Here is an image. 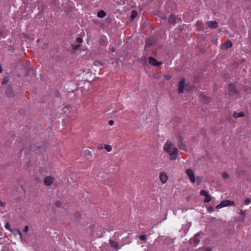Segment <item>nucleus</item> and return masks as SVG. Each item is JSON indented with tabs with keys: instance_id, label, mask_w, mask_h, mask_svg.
I'll return each instance as SVG.
<instances>
[{
	"instance_id": "nucleus-1",
	"label": "nucleus",
	"mask_w": 251,
	"mask_h": 251,
	"mask_svg": "<svg viewBox=\"0 0 251 251\" xmlns=\"http://www.w3.org/2000/svg\"><path fill=\"white\" fill-rule=\"evenodd\" d=\"M164 150L166 152L169 154L170 158L171 160L176 159L178 153V150L176 148L174 147L171 141H168L165 143L164 146Z\"/></svg>"
},
{
	"instance_id": "nucleus-2",
	"label": "nucleus",
	"mask_w": 251,
	"mask_h": 251,
	"mask_svg": "<svg viewBox=\"0 0 251 251\" xmlns=\"http://www.w3.org/2000/svg\"><path fill=\"white\" fill-rule=\"evenodd\" d=\"M28 150L36 154H42L46 152V149L44 147L38 146L35 144L29 145Z\"/></svg>"
},
{
	"instance_id": "nucleus-3",
	"label": "nucleus",
	"mask_w": 251,
	"mask_h": 251,
	"mask_svg": "<svg viewBox=\"0 0 251 251\" xmlns=\"http://www.w3.org/2000/svg\"><path fill=\"white\" fill-rule=\"evenodd\" d=\"M180 21H181L180 18L174 14H171L168 19V22L173 25Z\"/></svg>"
},
{
	"instance_id": "nucleus-4",
	"label": "nucleus",
	"mask_w": 251,
	"mask_h": 251,
	"mask_svg": "<svg viewBox=\"0 0 251 251\" xmlns=\"http://www.w3.org/2000/svg\"><path fill=\"white\" fill-rule=\"evenodd\" d=\"M189 178L192 183H194L195 181L197 182V184L199 185L201 181L202 178L201 177L197 176L196 179L195 174H187Z\"/></svg>"
},
{
	"instance_id": "nucleus-5",
	"label": "nucleus",
	"mask_w": 251,
	"mask_h": 251,
	"mask_svg": "<svg viewBox=\"0 0 251 251\" xmlns=\"http://www.w3.org/2000/svg\"><path fill=\"white\" fill-rule=\"evenodd\" d=\"M149 62L151 65L154 66H159L162 64V62H158L155 58L152 57L149 58Z\"/></svg>"
},
{
	"instance_id": "nucleus-6",
	"label": "nucleus",
	"mask_w": 251,
	"mask_h": 251,
	"mask_svg": "<svg viewBox=\"0 0 251 251\" xmlns=\"http://www.w3.org/2000/svg\"><path fill=\"white\" fill-rule=\"evenodd\" d=\"M200 194L201 196H203L205 197V199L204 200V202H208L211 201V197L208 194L207 192L204 190H202L200 191Z\"/></svg>"
},
{
	"instance_id": "nucleus-7",
	"label": "nucleus",
	"mask_w": 251,
	"mask_h": 251,
	"mask_svg": "<svg viewBox=\"0 0 251 251\" xmlns=\"http://www.w3.org/2000/svg\"><path fill=\"white\" fill-rule=\"evenodd\" d=\"M185 83V80L184 78H182L178 83V91L180 94H182L184 91V87Z\"/></svg>"
},
{
	"instance_id": "nucleus-8",
	"label": "nucleus",
	"mask_w": 251,
	"mask_h": 251,
	"mask_svg": "<svg viewBox=\"0 0 251 251\" xmlns=\"http://www.w3.org/2000/svg\"><path fill=\"white\" fill-rule=\"evenodd\" d=\"M74 107L72 105H67L63 108L64 113L67 114L68 116L72 114L73 111H75Z\"/></svg>"
},
{
	"instance_id": "nucleus-9",
	"label": "nucleus",
	"mask_w": 251,
	"mask_h": 251,
	"mask_svg": "<svg viewBox=\"0 0 251 251\" xmlns=\"http://www.w3.org/2000/svg\"><path fill=\"white\" fill-rule=\"evenodd\" d=\"M54 179L50 176H47L44 179V183L46 185L50 186L53 182Z\"/></svg>"
},
{
	"instance_id": "nucleus-10",
	"label": "nucleus",
	"mask_w": 251,
	"mask_h": 251,
	"mask_svg": "<svg viewBox=\"0 0 251 251\" xmlns=\"http://www.w3.org/2000/svg\"><path fill=\"white\" fill-rule=\"evenodd\" d=\"M206 24L208 27L212 28H216L218 27V23L216 21H208Z\"/></svg>"
},
{
	"instance_id": "nucleus-11",
	"label": "nucleus",
	"mask_w": 251,
	"mask_h": 251,
	"mask_svg": "<svg viewBox=\"0 0 251 251\" xmlns=\"http://www.w3.org/2000/svg\"><path fill=\"white\" fill-rule=\"evenodd\" d=\"M109 243L110 246L114 248L115 250H118L120 249V247L118 243L117 242L110 240H109Z\"/></svg>"
},
{
	"instance_id": "nucleus-12",
	"label": "nucleus",
	"mask_w": 251,
	"mask_h": 251,
	"mask_svg": "<svg viewBox=\"0 0 251 251\" xmlns=\"http://www.w3.org/2000/svg\"><path fill=\"white\" fill-rule=\"evenodd\" d=\"M222 46L223 49H228L232 47V43L230 40H227L223 44Z\"/></svg>"
},
{
	"instance_id": "nucleus-13",
	"label": "nucleus",
	"mask_w": 251,
	"mask_h": 251,
	"mask_svg": "<svg viewBox=\"0 0 251 251\" xmlns=\"http://www.w3.org/2000/svg\"><path fill=\"white\" fill-rule=\"evenodd\" d=\"M228 90L234 94H237V91L236 90L235 85L232 83H229L228 85Z\"/></svg>"
},
{
	"instance_id": "nucleus-14",
	"label": "nucleus",
	"mask_w": 251,
	"mask_h": 251,
	"mask_svg": "<svg viewBox=\"0 0 251 251\" xmlns=\"http://www.w3.org/2000/svg\"><path fill=\"white\" fill-rule=\"evenodd\" d=\"M159 178L162 183H166L168 179L167 174H160Z\"/></svg>"
},
{
	"instance_id": "nucleus-15",
	"label": "nucleus",
	"mask_w": 251,
	"mask_h": 251,
	"mask_svg": "<svg viewBox=\"0 0 251 251\" xmlns=\"http://www.w3.org/2000/svg\"><path fill=\"white\" fill-rule=\"evenodd\" d=\"M229 200H226L222 201L217 206L218 208H220L223 207L229 206Z\"/></svg>"
},
{
	"instance_id": "nucleus-16",
	"label": "nucleus",
	"mask_w": 251,
	"mask_h": 251,
	"mask_svg": "<svg viewBox=\"0 0 251 251\" xmlns=\"http://www.w3.org/2000/svg\"><path fill=\"white\" fill-rule=\"evenodd\" d=\"M178 145L180 150L185 151L186 146L182 143L181 139L180 137L178 138Z\"/></svg>"
},
{
	"instance_id": "nucleus-17",
	"label": "nucleus",
	"mask_w": 251,
	"mask_h": 251,
	"mask_svg": "<svg viewBox=\"0 0 251 251\" xmlns=\"http://www.w3.org/2000/svg\"><path fill=\"white\" fill-rule=\"evenodd\" d=\"M98 17L102 18L106 16V13L102 10L99 11L97 13Z\"/></svg>"
},
{
	"instance_id": "nucleus-18",
	"label": "nucleus",
	"mask_w": 251,
	"mask_h": 251,
	"mask_svg": "<svg viewBox=\"0 0 251 251\" xmlns=\"http://www.w3.org/2000/svg\"><path fill=\"white\" fill-rule=\"evenodd\" d=\"M201 100L205 103H208L210 101V99L209 97H207L203 95H201Z\"/></svg>"
},
{
	"instance_id": "nucleus-19",
	"label": "nucleus",
	"mask_w": 251,
	"mask_h": 251,
	"mask_svg": "<svg viewBox=\"0 0 251 251\" xmlns=\"http://www.w3.org/2000/svg\"><path fill=\"white\" fill-rule=\"evenodd\" d=\"M244 116V114L243 112H235L234 114V116L235 118H238V117H242Z\"/></svg>"
},
{
	"instance_id": "nucleus-20",
	"label": "nucleus",
	"mask_w": 251,
	"mask_h": 251,
	"mask_svg": "<svg viewBox=\"0 0 251 251\" xmlns=\"http://www.w3.org/2000/svg\"><path fill=\"white\" fill-rule=\"evenodd\" d=\"M103 148L105 149L108 152H110L112 150L111 146L109 145H103Z\"/></svg>"
},
{
	"instance_id": "nucleus-21",
	"label": "nucleus",
	"mask_w": 251,
	"mask_h": 251,
	"mask_svg": "<svg viewBox=\"0 0 251 251\" xmlns=\"http://www.w3.org/2000/svg\"><path fill=\"white\" fill-rule=\"evenodd\" d=\"M137 15V11H135V10H133L132 11V14H131V19H134L136 17Z\"/></svg>"
},
{
	"instance_id": "nucleus-22",
	"label": "nucleus",
	"mask_w": 251,
	"mask_h": 251,
	"mask_svg": "<svg viewBox=\"0 0 251 251\" xmlns=\"http://www.w3.org/2000/svg\"><path fill=\"white\" fill-rule=\"evenodd\" d=\"M244 203L246 205H249L251 203V199L250 198H247L245 200Z\"/></svg>"
},
{
	"instance_id": "nucleus-23",
	"label": "nucleus",
	"mask_w": 251,
	"mask_h": 251,
	"mask_svg": "<svg viewBox=\"0 0 251 251\" xmlns=\"http://www.w3.org/2000/svg\"><path fill=\"white\" fill-rule=\"evenodd\" d=\"M55 205L57 207H60L62 205V202L60 201H55Z\"/></svg>"
},
{
	"instance_id": "nucleus-24",
	"label": "nucleus",
	"mask_w": 251,
	"mask_h": 251,
	"mask_svg": "<svg viewBox=\"0 0 251 251\" xmlns=\"http://www.w3.org/2000/svg\"><path fill=\"white\" fill-rule=\"evenodd\" d=\"M32 163H34V164H35V162L34 160H33V161H32V160H30L28 161V163H27V165H28V166H29H29H32Z\"/></svg>"
},
{
	"instance_id": "nucleus-25",
	"label": "nucleus",
	"mask_w": 251,
	"mask_h": 251,
	"mask_svg": "<svg viewBox=\"0 0 251 251\" xmlns=\"http://www.w3.org/2000/svg\"><path fill=\"white\" fill-rule=\"evenodd\" d=\"M139 239L142 241H144L146 239V236L145 235H142L139 237Z\"/></svg>"
},
{
	"instance_id": "nucleus-26",
	"label": "nucleus",
	"mask_w": 251,
	"mask_h": 251,
	"mask_svg": "<svg viewBox=\"0 0 251 251\" xmlns=\"http://www.w3.org/2000/svg\"><path fill=\"white\" fill-rule=\"evenodd\" d=\"M85 153L86 155H89V156H92V152L91 151H90L89 150H86L85 151Z\"/></svg>"
},
{
	"instance_id": "nucleus-27",
	"label": "nucleus",
	"mask_w": 251,
	"mask_h": 251,
	"mask_svg": "<svg viewBox=\"0 0 251 251\" xmlns=\"http://www.w3.org/2000/svg\"><path fill=\"white\" fill-rule=\"evenodd\" d=\"M239 213L240 215L244 216V215H245V214H246V210H243V209H240V212H239Z\"/></svg>"
},
{
	"instance_id": "nucleus-28",
	"label": "nucleus",
	"mask_w": 251,
	"mask_h": 251,
	"mask_svg": "<svg viewBox=\"0 0 251 251\" xmlns=\"http://www.w3.org/2000/svg\"><path fill=\"white\" fill-rule=\"evenodd\" d=\"M229 177L228 176V174H223V177L224 178V179H227Z\"/></svg>"
},
{
	"instance_id": "nucleus-29",
	"label": "nucleus",
	"mask_w": 251,
	"mask_h": 251,
	"mask_svg": "<svg viewBox=\"0 0 251 251\" xmlns=\"http://www.w3.org/2000/svg\"><path fill=\"white\" fill-rule=\"evenodd\" d=\"M195 236H196V237H195L194 238V239H193V240H194V242L196 244H197V243H199V239H198V238H197V235H195Z\"/></svg>"
},
{
	"instance_id": "nucleus-30",
	"label": "nucleus",
	"mask_w": 251,
	"mask_h": 251,
	"mask_svg": "<svg viewBox=\"0 0 251 251\" xmlns=\"http://www.w3.org/2000/svg\"><path fill=\"white\" fill-rule=\"evenodd\" d=\"M164 77L167 80H169V79H171V76L169 75H164Z\"/></svg>"
},
{
	"instance_id": "nucleus-31",
	"label": "nucleus",
	"mask_w": 251,
	"mask_h": 251,
	"mask_svg": "<svg viewBox=\"0 0 251 251\" xmlns=\"http://www.w3.org/2000/svg\"><path fill=\"white\" fill-rule=\"evenodd\" d=\"M76 40H77V41L78 43H82V41H83L82 39L81 38H80V37H78V38H77L76 39Z\"/></svg>"
},
{
	"instance_id": "nucleus-32",
	"label": "nucleus",
	"mask_w": 251,
	"mask_h": 251,
	"mask_svg": "<svg viewBox=\"0 0 251 251\" xmlns=\"http://www.w3.org/2000/svg\"><path fill=\"white\" fill-rule=\"evenodd\" d=\"M229 206H233L234 205V202L233 201H229Z\"/></svg>"
},
{
	"instance_id": "nucleus-33",
	"label": "nucleus",
	"mask_w": 251,
	"mask_h": 251,
	"mask_svg": "<svg viewBox=\"0 0 251 251\" xmlns=\"http://www.w3.org/2000/svg\"><path fill=\"white\" fill-rule=\"evenodd\" d=\"M114 123V121L113 120H109V122H108V124L110 125V126H112L113 125Z\"/></svg>"
},
{
	"instance_id": "nucleus-34",
	"label": "nucleus",
	"mask_w": 251,
	"mask_h": 251,
	"mask_svg": "<svg viewBox=\"0 0 251 251\" xmlns=\"http://www.w3.org/2000/svg\"><path fill=\"white\" fill-rule=\"evenodd\" d=\"M185 173H193V172L191 169H187L186 170Z\"/></svg>"
},
{
	"instance_id": "nucleus-35",
	"label": "nucleus",
	"mask_w": 251,
	"mask_h": 251,
	"mask_svg": "<svg viewBox=\"0 0 251 251\" xmlns=\"http://www.w3.org/2000/svg\"><path fill=\"white\" fill-rule=\"evenodd\" d=\"M28 230V226H26L25 227V228H24V231L25 232H27V231Z\"/></svg>"
},
{
	"instance_id": "nucleus-36",
	"label": "nucleus",
	"mask_w": 251,
	"mask_h": 251,
	"mask_svg": "<svg viewBox=\"0 0 251 251\" xmlns=\"http://www.w3.org/2000/svg\"><path fill=\"white\" fill-rule=\"evenodd\" d=\"M98 148L99 150H101L102 148H103V145L101 144V145H99Z\"/></svg>"
},
{
	"instance_id": "nucleus-37",
	"label": "nucleus",
	"mask_w": 251,
	"mask_h": 251,
	"mask_svg": "<svg viewBox=\"0 0 251 251\" xmlns=\"http://www.w3.org/2000/svg\"><path fill=\"white\" fill-rule=\"evenodd\" d=\"M116 51V49L114 47L112 48L111 49V51L113 52H114Z\"/></svg>"
},
{
	"instance_id": "nucleus-38",
	"label": "nucleus",
	"mask_w": 251,
	"mask_h": 251,
	"mask_svg": "<svg viewBox=\"0 0 251 251\" xmlns=\"http://www.w3.org/2000/svg\"><path fill=\"white\" fill-rule=\"evenodd\" d=\"M0 205L4 206L5 205V203H4L2 202L1 201H0Z\"/></svg>"
},
{
	"instance_id": "nucleus-39",
	"label": "nucleus",
	"mask_w": 251,
	"mask_h": 251,
	"mask_svg": "<svg viewBox=\"0 0 251 251\" xmlns=\"http://www.w3.org/2000/svg\"><path fill=\"white\" fill-rule=\"evenodd\" d=\"M206 251H211V249H210V248H207L206 249Z\"/></svg>"
},
{
	"instance_id": "nucleus-40",
	"label": "nucleus",
	"mask_w": 251,
	"mask_h": 251,
	"mask_svg": "<svg viewBox=\"0 0 251 251\" xmlns=\"http://www.w3.org/2000/svg\"><path fill=\"white\" fill-rule=\"evenodd\" d=\"M6 83V81H5V80H3L2 83V84H4V83Z\"/></svg>"
},
{
	"instance_id": "nucleus-41",
	"label": "nucleus",
	"mask_w": 251,
	"mask_h": 251,
	"mask_svg": "<svg viewBox=\"0 0 251 251\" xmlns=\"http://www.w3.org/2000/svg\"><path fill=\"white\" fill-rule=\"evenodd\" d=\"M80 47V45H77V46H76V48H78V47Z\"/></svg>"
}]
</instances>
